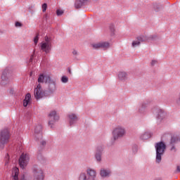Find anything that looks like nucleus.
<instances>
[{"instance_id":"39448f33","label":"nucleus","mask_w":180,"mask_h":180,"mask_svg":"<svg viewBox=\"0 0 180 180\" xmlns=\"http://www.w3.org/2000/svg\"><path fill=\"white\" fill-rule=\"evenodd\" d=\"M32 180H44L43 170L39 167H34L32 168Z\"/></svg>"},{"instance_id":"72a5a7b5","label":"nucleus","mask_w":180,"mask_h":180,"mask_svg":"<svg viewBox=\"0 0 180 180\" xmlns=\"http://www.w3.org/2000/svg\"><path fill=\"white\" fill-rule=\"evenodd\" d=\"M21 26H22V23L19 22H15L16 27H20Z\"/></svg>"},{"instance_id":"6e6552de","label":"nucleus","mask_w":180,"mask_h":180,"mask_svg":"<svg viewBox=\"0 0 180 180\" xmlns=\"http://www.w3.org/2000/svg\"><path fill=\"white\" fill-rule=\"evenodd\" d=\"M30 157L27 154L22 153L19 159V165L22 169H25V167H27Z\"/></svg>"},{"instance_id":"473e14b6","label":"nucleus","mask_w":180,"mask_h":180,"mask_svg":"<svg viewBox=\"0 0 180 180\" xmlns=\"http://www.w3.org/2000/svg\"><path fill=\"white\" fill-rule=\"evenodd\" d=\"M158 61H157V60H153L151 62H150V64L152 66H154L155 65V64H158Z\"/></svg>"},{"instance_id":"f704fd0d","label":"nucleus","mask_w":180,"mask_h":180,"mask_svg":"<svg viewBox=\"0 0 180 180\" xmlns=\"http://www.w3.org/2000/svg\"><path fill=\"white\" fill-rule=\"evenodd\" d=\"M33 58H34V52L33 53V54L30 57V63H32V61H33Z\"/></svg>"},{"instance_id":"7c9ffc66","label":"nucleus","mask_w":180,"mask_h":180,"mask_svg":"<svg viewBox=\"0 0 180 180\" xmlns=\"http://www.w3.org/2000/svg\"><path fill=\"white\" fill-rule=\"evenodd\" d=\"M38 42H39V34H37L34 39V43L35 44H37Z\"/></svg>"},{"instance_id":"c756f323","label":"nucleus","mask_w":180,"mask_h":180,"mask_svg":"<svg viewBox=\"0 0 180 180\" xmlns=\"http://www.w3.org/2000/svg\"><path fill=\"white\" fill-rule=\"evenodd\" d=\"M41 8L42 12H46V11L47 10V4L44 3V4H42Z\"/></svg>"},{"instance_id":"58836bf2","label":"nucleus","mask_w":180,"mask_h":180,"mask_svg":"<svg viewBox=\"0 0 180 180\" xmlns=\"http://www.w3.org/2000/svg\"><path fill=\"white\" fill-rule=\"evenodd\" d=\"M176 172H180V167L179 166L177 167Z\"/></svg>"},{"instance_id":"ddd939ff","label":"nucleus","mask_w":180,"mask_h":180,"mask_svg":"<svg viewBox=\"0 0 180 180\" xmlns=\"http://www.w3.org/2000/svg\"><path fill=\"white\" fill-rule=\"evenodd\" d=\"M137 39V41H134L132 42V47H137V46H140L142 41H146V37L143 36H140Z\"/></svg>"},{"instance_id":"4c0bfd02","label":"nucleus","mask_w":180,"mask_h":180,"mask_svg":"<svg viewBox=\"0 0 180 180\" xmlns=\"http://www.w3.org/2000/svg\"><path fill=\"white\" fill-rule=\"evenodd\" d=\"M176 150H175V146H172V148H171V151H175Z\"/></svg>"},{"instance_id":"412c9836","label":"nucleus","mask_w":180,"mask_h":180,"mask_svg":"<svg viewBox=\"0 0 180 180\" xmlns=\"http://www.w3.org/2000/svg\"><path fill=\"white\" fill-rule=\"evenodd\" d=\"M167 116V114L162 110H158V119H164Z\"/></svg>"},{"instance_id":"f8f14e48","label":"nucleus","mask_w":180,"mask_h":180,"mask_svg":"<svg viewBox=\"0 0 180 180\" xmlns=\"http://www.w3.org/2000/svg\"><path fill=\"white\" fill-rule=\"evenodd\" d=\"M69 123L70 126H72V124H75L77 122H78V117L77 115L74 113H70L68 115Z\"/></svg>"},{"instance_id":"a19ab883","label":"nucleus","mask_w":180,"mask_h":180,"mask_svg":"<svg viewBox=\"0 0 180 180\" xmlns=\"http://www.w3.org/2000/svg\"><path fill=\"white\" fill-rule=\"evenodd\" d=\"M22 180H25V179H23Z\"/></svg>"},{"instance_id":"cd10ccee","label":"nucleus","mask_w":180,"mask_h":180,"mask_svg":"<svg viewBox=\"0 0 180 180\" xmlns=\"http://www.w3.org/2000/svg\"><path fill=\"white\" fill-rule=\"evenodd\" d=\"M61 82H63V84H67V82H68V77H67V76H63Z\"/></svg>"},{"instance_id":"f3484780","label":"nucleus","mask_w":180,"mask_h":180,"mask_svg":"<svg viewBox=\"0 0 180 180\" xmlns=\"http://www.w3.org/2000/svg\"><path fill=\"white\" fill-rule=\"evenodd\" d=\"M118 79L120 81H126L127 79V73L126 72H120L118 73Z\"/></svg>"},{"instance_id":"0eeeda50","label":"nucleus","mask_w":180,"mask_h":180,"mask_svg":"<svg viewBox=\"0 0 180 180\" xmlns=\"http://www.w3.org/2000/svg\"><path fill=\"white\" fill-rule=\"evenodd\" d=\"M124 134H126V131L124 130V128L120 126L115 127L112 131V136L114 140H117L119 137H123Z\"/></svg>"},{"instance_id":"9b49d317","label":"nucleus","mask_w":180,"mask_h":180,"mask_svg":"<svg viewBox=\"0 0 180 180\" xmlns=\"http://www.w3.org/2000/svg\"><path fill=\"white\" fill-rule=\"evenodd\" d=\"M34 97L36 99H41L44 97V91L41 89V85L38 84L34 91Z\"/></svg>"},{"instance_id":"aec40b11","label":"nucleus","mask_w":180,"mask_h":180,"mask_svg":"<svg viewBox=\"0 0 180 180\" xmlns=\"http://www.w3.org/2000/svg\"><path fill=\"white\" fill-rule=\"evenodd\" d=\"M100 43L101 49H103V50H108L110 47V44L108 41H100Z\"/></svg>"},{"instance_id":"393cba45","label":"nucleus","mask_w":180,"mask_h":180,"mask_svg":"<svg viewBox=\"0 0 180 180\" xmlns=\"http://www.w3.org/2000/svg\"><path fill=\"white\" fill-rule=\"evenodd\" d=\"M151 137V135L148 132H146L141 136L142 140H147L148 139H150Z\"/></svg>"},{"instance_id":"1a4fd4ad","label":"nucleus","mask_w":180,"mask_h":180,"mask_svg":"<svg viewBox=\"0 0 180 180\" xmlns=\"http://www.w3.org/2000/svg\"><path fill=\"white\" fill-rule=\"evenodd\" d=\"M34 137L37 140H41L43 139V127L41 124H38L35 126L34 129Z\"/></svg>"},{"instance_id":"dca6fc26","label":"nucleus","mask_w":180,"mask_h":180,"mask_svg":"<svg viewBox=\"0 0 180 180\" xmlns=\"http://www.w3.org/2000/svg\"><path fill=\"white\" fill-rule=\"evenodd\" d=\"M180 141V135H173L171 139L170 144L174 146L176 144V143H179Z\"/></svg>"},{"instance_id":"c9c22d12","label":"nucleus","mask_w":180,"mask_h":180,"mask_svg":"<svg viewBox=\"0 0 180 180\" xmlns=\"http://www.w3.org/2000/svg\"><path fill=\"white\" fill-rule=\"evenodd\" d=\"M6 164H8V162H9V155H7L6 156Z\"/></svg>"},{"instance_id":"c85d7f7f","label":"nucleus","mask_w":180,"mask_h":180,"mask_svg":"<svg viewBox=\"0 0 180 180\" xmlns=\"http://www.w3.org/2000/svg\"><path fill=\"white\" fill-rule=\"evenodd\" d=\"M139 151V147L137 146H134L132 147V154H136Z\"/></svg>"},{"instance_id":"9d476101","label":"nucleus","mask_w":180,"mask_h":180,"mask_svg":"<svg viewBox=\"0 0 180 180\" xmlns=\"http://www.w3.org/2000/svg\"><path fill=\"white\" fill-rule=\"evenodd\" d=\"M9 71L8 70H4L1 75V80L0 82V85L1 86H6L9 84V79L8 78V75Z\"/></svg>"},{"instance_id":"a878e982","label":"nucleus","mask_w":180,"mask_h":180,"mask_svg":"<svg viewBox=\"0 0 180 180\" xmlns=\"http://www.w3.org/2000/svg\"><path fill=\"white\" fill-rule=\"evenodd\" d=\"M102 151H103V146H98L96 149V153L102 154Z\"/></svg>"},{"instance_id":"4be33fe9","label":"nucleus","mask_w":180,"mask_h":180,"mask_svg":"<svg viewBox=\"0 0 180 180\" xmlns=\"http://www.w3.org/2000/svg\"><path fill=\"white\" fill-rule=\"evenodd\" d=\"M85 1L86 0H77L75 2V8H81L85 2Z\"/></svg>"},{"instance_id":"6ab92c4d","label":"nucleus","mask_w":180,"mask_h":180,"mask_svg":"<svg viewBox=\"0 0 180 180\" xmlns=\"http://www.w3.org/2000/svg\"><path fill=\"white\" fill-rule=\"evenodd\" d=\"M100 175L103 178H106V176H109V175H110V170L102 169L100 172Z\"/></svg>"},{"instance_id":"a211bd4d","label":"nucleus","mask_w":180,"mask_h":180,"mask_svg":"<svg viewBox=\"0 0 180 180\" xmlns=\"http://www.w3.org/2000/svg\"><path fill=\"white\" fill-rule=\"evenodd\" d=\"M12 175L13 176V180H19L18 175H19V169L18 167H14L13 169Z\"/></svg>"},{"instance_id":"423d86ee","label":"nucleus","mask_w":180,"mask_h":180,"mask_svg":"<svg viewBox=\"0 0 180 180\" xmlns=\"http://www.w3.org/2000/svg\"><path fill=\"white\" fill-rule=\"evenodd\" d=\"M58 119H60V117L57 115V112H56V110H52L49 112V124L51 129H53V126H54L56 122H58Z\"/></svg>"},{"instance_id":"f257e3e1","label":"nucleus","mask_w":180,"mask_h":180,"mask_svg":"<svg viewBox=\"0 0 180 180\" xmlns=\"http://www.w3.org/2000/svg\"><path fill=\"white\" fill-rule=\"evenodd\" d=\"M38 82L39 84L46 82V84H49V91H56V80L51 79L49 75H40L38 78Z\"/></svg>"},{"instance_id":"2eb2a0df","label":"nucleus","mask_w":180,"mask_h":180,"mask_svg":"<svg viewBox=\"0 0 180 180\" xmlns=\"http://www.w3.org/2000/svg\"><path fill=\"white\" fill-rule=\"evenodd\" d=\"M32 99V95L30 93H27L25 96V98L24 99L23 102V106L26 108L29 103H30V101Z\"/></svg>"},{"instance_id":"5701e85b","label":"nucleus","mask_w":180,"mask_h":180,"mask_svg":"<svg viewBox=\"0 0 180 180\" xmlns=\"http://www.w3.org/2000/svg\"><path fill=\"white\" fill-rule=\"evenodd\" d=\"M91 46L92 47V49H94V50H98L101 48V42H97V43H94L91 44Z\"/></svg>"},{"instance_id":"ea45409f","label":"nucleus","mask_w":180,"mask_h":180,"mask_svg":"<svg viewBox=\"0 0 180 180\" xmlns=\"http://www.w3.org/2000/svg\"><path fill=\"white\" fill-rule=\"evenodd\" d=\"M41 144H42V146H46V141H42Z\"/></svg>"},{"instance_id":"bb28decb","label":"nucleus","mask_w":180,"mask_h":180,"mask_svg":"<svg viewBox=\"0 0 180 180\" xmlns=\"http://www.w3.org/2000/svg\"><path fill=\"white\" fill-rule=\"evenodd\" d=\"M101 155L102 153H98L96 152V160L98 162H101L102 160Z\"/></svg>"},{"instance_id":"7ed1b4c3","label":"nucleus","mask_w":180,"mask_h":180,"mask_svg":"<svg viewBox=\"0 0 180 180\" xmlns=\"http://www.w3.org/2000/svg\"><path fill=\"white\" fill-rule=\"evenodd\" d=\"M11 131L8 128H4L0 131V148H4L5 144L9 143Z\"/></svg>"},{"instance_id":"b1692460","label":"nucleus","mask_w":180,"mask_h":180,"mask_svg":"<svg viewBox=\"0 0 180 180\" xmlns=\"http://www.w3.org/2000/svg\"><path fill=\"white\" fill-rule=\"evenodd\" d=\"M88 176H86V173L82 172L79 176V180H88Z\"/></svg>"},{"instance_id":"20e7f679","label":"nucleus","mask_w":180,"mask_h":180,"mask_svg":"<svg viewBox=\"0 0 180 180\" xmlns=\"http://www.w3.org/2000/svg\"><path fill=\"white\" fill-rule=\"evenodd\" d=\"M156 148V162H161V157L164 152L165 151L166 146L164 142H159L155 145Z\"/></svg>"},{"instance_id":"2f4dec72","label":"nucleus","mask_w":180,"mask_h":180,"mask_svg":"<svg viewBox=\"0 0 180 180\" xmlns=\"http://www.w3.org/2000/svg\"><path fill=\"white\" fill-rule=\"evenodd\" d=\"M63 13H64V11H63V10H57L56 11V14L58 16H61Z\"/></svg>"},{"instance_id":"4468645a","label":"nucleus","mask_w":180,"mask_h":180,"mask_svg":"<svg viewBox=\"0 0 180 180\" xmlns=\"http://www.w3.org/2000/svg\"><path fill=\"white\" fill-rule=\"evenodd\" d=\"M86 174L89 175L90 179L95 180L96 178V171L92 169H87Z\"/></svg>"},{"instance_id":"f03ea898","label":"nucleus","mask_w":180,"mask_h":180,"mask_svg":"<svg viewBox=\"0 0 180 180\" xmlns=\"http://www.w3.org/2000/svg\"><path fill=\"white\" fill-rule=\"evenodd\" d=\"M52 41L51 37L46 36L44 41L39 44L41 50L46 53V54H49L51 51Z\"/></svg>"},{"instance_id":"e433bc0d","label":"nucleus","mask_w":180,"mask_h":180,"mask_svg":"<svg viewBox=\"0 0 180 180\" xmlns=\"http://www.w3.org/2000/svg\"><path fill=\"white\" fill-rule=\"evenodd\" d=\"M77 54H78V52L77 51H72V55L73 56H77Z\"/></svg>"}]
</instances>
